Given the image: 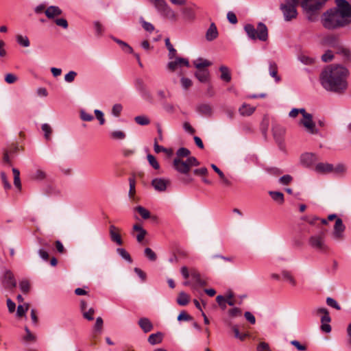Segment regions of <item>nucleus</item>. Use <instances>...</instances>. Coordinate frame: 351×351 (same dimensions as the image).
<instances>
[{
  "instance_id": "1",
  "label": "nucleus",
  "mask_w": 351,
  "mask_h": 351,
  "mask_svg": "<svg viewBox=\"0 0 351 351\" xmlns=\"http://www.w3.org/2000/svg\"><path fill=\"white\" fill-rule=\"evenodd\" d=\"M336 8L324 14L323 25L328 29L345 27L351 23V5L346 0H335Z\"/></svg>"
},
{
  "instance_id": "2",
  "label": "nucleus",
  "mask_w": 351,
  "mask_h": 351,
  "mask_svg": "<svg viewBox=\"0 0 351 351\" xmlns=\"http://www.w3.org/2000/svg\"><path fill=\"white\" fill-rule=\"evenodd\" d=\"M348 70L341 65H330L326 66L320 74V80L323 86L330 88H346L348 86L347 77Z\"/></svg>"
},
{
  "instance_id": "3",
  "label": "nucleus",
  "mask_w": 351,
  "mask_h": 351,
  "mask_svg": "<svg viewBox=\"0 0 351 351\" xmlns=\"http://www.w3.org/2000/svg\"><path fill=\"white\" fill-rule=\"evenodd\" d=\"M244 29L248 37L252 40L258 39L261 41L267 40L268 29L263 23H258L256 28L251 24H247L245 25Z\"/></svg>"
},
{
  "instance_id": "4",
  "label": "nucleus",
  "mask_w": 351,
  "mask_h": 351,
  "mask_svg": "<svg viewBox=\"0 0 351 351\" xmlns=\"http://www.w3.org/2000/svg\"><path fill=\"white\" fill-rule=\"evenodd\" d=\"M199 165V162L194 156L189 157L186 160L175 158L173 161L174 169L180 173L187 175L192 167Z\"/></svg>"
},
{
  "instance_id": "5",
  "label": "nucleus",
  "mask_w": 351,
  "mask_h": 351,
  "mask_svg": "<svg viewBox=\"0 0 351 351\" xmlns=\"http://www.w3.org/2000/svg\"><path fill=\"white\" fill-rule=\"evenodd\" d=\"M296 5L291 2H289V0H285V3L280 5V10H281L284 20L286 22L291 21L295 19L298 16V11Z\"/></svg>"
},
{
  "instance_id": "6",
  "label": "nucleus",
  "mask_w": 351,
  "mask_h": 351,
  "mask_svg": "<svg viewBox=\"0 0 351 351\" xmlns=\"http://www.w3.org/2000/svg\"><path fill=\"white\" fill-rule=\"evenodd\" d=\"M156 9L164 15L166 18L171 21L177 20V15L175 12L168 5L165 0H152Z\"/></svg>"
},
{
  "instance_id": "7",
  "label": "nucleus",
  "mask_w": 351,
  "mask_h": 351,
  "mask_svg": "<svg viewBox=\"0 0 351 351\" xmlns=\"http://www.w3.org/2000/svg\"><path fill=\"white\" fill-rule=\"evenodd\" d=\"M326 234L322 231L318 234L312 235L309 237L308 243L313 249L324 252L328 249L327 245L326 244Z\"/></svg>"
},
{
  "instance_id": "8",
  "label": "nucleus",
  "mask_w": 351,
  "mask_h": 351,
  "mask_svg": "<svg viewBox=\"0 0 351 351\" xmlns=\"http://www.w3.org/2000/svg\"><path fill=\"white\" fill-rule=\"evenodd\" d=\"M324 5V2L319 0H309L303 5L302 9L308 14V19L314 21L313 14Z\"/></svg>"
},
{
  "instance_id": "9",
  "label": "nucleus",
  "mask_w": 351,
  "mask_h": 351,
  "mask_svg": "<svg viewBox=\"0 0 351 351\" xmlns=\"http://www.w3.org/2000/svg\"><path fill=\"white\" fill-rule=\"evenodd\" d=\"M272 132L274 138L279 149L282 152H286V145L284 142L285 129L282 126L276 124L273 126Z\"/></svg>"
},
{
  "instance_id": "10",
  "label": "nucleus",
  "mask_w": 351,
  "mask_h": 351,
  "mask_svg": "<svg viewBox=\"0 0 351 351\" xmlns=\"http://www.w3.org/2000/svg\"><path fill=\"white\" fill-rule=\"evenodd\" d=\"M300 123L305 128L306 132L311 134H317L315 124L313 121L312 114H306L305 118L300 121Z\"/></svg>"
},
{
  "instance_id": "11",
  "label": "nucleus",
  "mask_w": 351,
  "mask_h": 351,
  "mask_svg": "<svg viewBox=\"0 0 351 351\" xmlns=\"http://www.w3.org/2000/svg\"><path fill=\"white\" fill-rule=\"evenodd\" d=\"M169 183V180L163 178H155L152 181V186L159 192L165 191Z\"/></svg>"
},
{
  "instance_id": "12",
  "label": "nucleus",
  "mask_w": 351,
  "mask_h": 351,
  "mask_svg": "<svg viewBox=\"0 0 351 351\" xmlns=\"http://www.w3.org/2000/svg\"><path fill=\"white\" fill-rule=\"evenodd\" d=\"M344 230L345 226L343 223V221L341 219L337 218L334 226L333 237L337 240L342 239Z\"/></svg>"
},
{
  "instance_id": "13",
  "label": "nucleus",
  "mask_w": 351,
  "mask_h": 351,
  "mask_svg": "<svg viewBox=\"0 0 351 351\" xmlns=\"http://www.w3.org/2000/svg\"><path fill=\"white\" fill-rule=\"evenodd\" d=\"M3 282L8 289H13L16 286L14 274L10 270L5 272Z\"/></svg>"
},
{
  "instance_id": "14",
  "label": "nucleus",
  "mask_w": 351,
  "mask_h": 351,
  "mask_svg": "<svg viewBox=\"0 0 351 351\" xmlns=\"http://www.w3.org/2000/svg\"><path fill=\"white\" fill-rule=\"evenodd\" d=\"M316 160L317 157L313 153H304L300 157L302 164L306 167H311Z\"/></svg>"
},
{
  "instance_id": "15",
  "label": "nucleus",
  "mask_w": 351,
  "mask_h": 351,
  "mask_svg": "<svg viewBox=\"0 0 351 351\" xmlns=\"http://www.w3.org/2000/svg\"><path fill=\"white\" fill-rule=\"evenodd\" d=\"M195 76L200 82L206 83L209 80L210 73L207 69H197Z\"/></svg>"
},
{
  "instance_id": "16",
  "label": "nucleus",
  "mask_w": 351,
  "mask_h": 351,
  "mask_svg": "<svg viewBox=\"0 0 351 351\" xmlns=\"http://www.w3.org/2000/svg\"><path fill=\"white\" fill-rule=\"evenodd\" d=\"M334 170L333 165L329 163H317L315 167V171L319 173H328Z\"/></svg>"
},
{
  "instance_id": "17",
  "label": "nucleus",
  "mask_w": 351,
  "mask_h": 351,
  "mask_svg": "<svg viewBox=\"0 0 351 351\" xmlns=\"http://www.w3.org/2000/svg\"><path fill=\"white\" fill-rule=\"evenodd\" d=\"M109 232L111 240L119 245H122L123 241L119 233V229L114 225H111Z\"/></svg>"
},
{
  "instance_id": "18",
  "label": "nucleus",
  "mask_w": 351,
  "mask_h": 351,
  "mask_svg": "<svg viewBox=\"0 0 351 351\" xmlns=\"http://www.w3.org/2000/svg\"><path fill=\"white\" fill-rule=\"evenodd\" d=\"M45 13L48 19H53L56 16L61 15L62 11L58 6L51 5L46 9Z\"/></svg>"
},
{
  "instance_id": "19",
  "label": "nucleus",
  "mask_w": 351,
  "mask_h": 351,
  "mask_svg": "<svg viewBox=\"0 0 351 351\" xmlns=\"http://www.w3.org/2000/svg\"><path fill=\"white\" fill-rule=\"evenodd\" d=\"M140 328L143 330V331L145 333L150 332L152 330L154 326L150 320L147 317H142L138 320V322Z\"/></svg>"
},
{
  "instance_id": "20",
  "label": "nucleus",
  "mask_w": 351,
  "mask_h": 351,
  "mask_svg": "<svg viewBox=\"0 0 351 351\" xmlns=\"http://www.w3.org/2000/svg\"><path fill=\"white\" fill-rule=\"evenodd\" d=\"M219 70L220 72L219 78L222 81L226 82H229L231 81V79H232L231 72H230V69L228 66H226L225 65H221L219 67Z\"/></svg>"
},
{
  "instance_id": "21",
  "label": "nucleus",
  "mask_w": 351,
  "mask_h": 351,
  "mask_svg": "<svg viewBox=\"0 0 351 351\" xmlns=\"http://www.w3.org/2000/svg\"><path fill=\"white\" fill-rule=\"evenodd\" d=\"M132 230L138 232V234L136 235V238L138 243H141L147 234V232L138 223L133 226Z\"/></svg>"
},
{
  "instance_id": "22",
  "label": "nucleus",
  "mask_w": 351,
  "mask_h": 351,
  "mask_svg": "<svg viewBox=\"0 0 351 351\" xmlns=\"http://www.w3.org/2000/svg\"><path fill=\"white\" fill-rule=\"evenodd\" d=\"M218 36V31L215 23H212L206 33V38L208 41H212Z\"/></svg>"
},
{
  "instance_id": "23",
  "label": "nucleus",
  "mask_w": 351,
  "mask_h": 351,
  "mask_svg": "<svg viewBox=\"0 0 351 351\" xmlns=\"http://www.w3.org/2000/svg\"><path fill=\"white\" fill-rule=\"evenodd\" d=\"M173 62H175V67L176 71L183 66H186L187 68L190 66L189 60L185 58L177 57L176 56L173 58Z\"/></svg>"
},
{
  "instance_id": "24",
  "label": "nucleus",
  "mask_w": 351,
  "mask_h": 351,
  "mask_svg": "<svg viewBox=\"0 0 351 351\" xmlns=\"http://www.w3.org/2000/svg\"><path fill=\"white\" fill-rule=\"evenodd\" d=\"M193 64L196 67L197 69H206V67L210 66L212 64L211 62L199 58L193 61Z\"/></svg>"
},
{
  "instance_id": "25",
  "label": "nucleus",
  "mask_w": 351,
  "mask_h": 351,
  "mask_svg": "<svg viewBox=\"0 0 351 351\" xmlns=\"http://www.w3.org/2000/svg\"><path fill=\"white\" fill-rule=\"evenodd\" d=\"M163 335L160 332H158L156 333L152 334L148 337V342L151 345H156L160 343L162 340Z\"/></svg>"
},
{
  "instance_id": "26",
  "label": "nucleus",
  "mask_w": 351,
  "mask_h": 351,
  "mask_svg": "<svg viewBox=\"0 0 351 351\" xmlns=\"http://www.w3.org/2000/svg\"><path fill=\"white\" fill-rule=\"evenodd\" d=\"M298 59L305 65H312L315 62V59L314 58L308 56L304 53H300L298 55Z\"/></svg>"
},
{
  "instance_id": "27",
  "label": "nucleus",
  "mask_w": 351,
  "mask_h": 351,
  "mask_svg": "<svg viewBox=\"0 0 351 351\" xmlns=\"http://www.w3.org/2000/svg\"><path fill=\"white\" fill-rule=\"evenodd\" d=\"M269 195L271 197L272 199L277 202L279 204H282L284 203V195L282 193L279 191H269Z\"/></svg>"
},
{
  "instance_id": "28",
  "label": "nucleus",
  "mask_w": 351,
  "mask_h": 351,
  "mask_svg": "<svg viewBox=\"0 0 351 351\" xmlns=\"http://www.w3.org/2000/svg\"><path fill=\"white\" fill-rule=\"evenodd\" d=\"M166 47L169 51L168 58L169 60L173 59L177 54L176 49L173 47L170 42V39L169 38H165V40Z\"/></svg>"
},
{
  "instance_id": "29",
  "label": "nucleus",
  "mask_w": 351,
  "mask_h": 351,
  "mask_svg": "<svg viewBox=\"0 0 351 351\" xmlns=\"http://www.w3.org/2000/svg\"><path fill=\"white\" fill-rule=\"evenodd\" d=\"M114 41H115L119 46L121 47V49L128 53H133V49L125 42L119 40L116 38H112Z\"/></svg>"
},
{
  "instance_id": "30",
  "label": "nucleus",
  "mask_w": 351,
  "mask_h": 351,
  "mask_svg": "<svg viewBox=\"0 0 351 351\" xmlns=\"http://www.w3.org/2000/svg\"><path fill=\"white\" fill-rule=\"evenodd\" d=\"M189 295L182 291L178 294L176 302L180 306H186L189 302Z\"/></svg>"
},
{
  "instance_id": "31",
  "label": "nucleus",
  "mask_w": 351,
  "mask_h": 351,
  "mask_svg": "<svg viewBox=\"0 0 351 351\" xmlns=\"http://www.w3.org/2000/svg\"><path fill=\"white\" fill-rule=\"evenodd\" d=\"M254 110H255V108L252 107L247 104H243L239 109V113L242 116H250L254 112Z\"/></svg>"
},
{
  "instance_id": "32",
  "label": "nucleus",
  "mask_w": 351,
  "mask_h": 351,
  "mask_svg": "<svg viewBox=\"0 0 351 351\" xmlns=\"http://www.w3.org/2000/svg\"><path fill=\"white\" fill-rule=\"evenodd\" d=\"M16 40L19 45L23 47H28L30 45V42L27 36L18 34L16 36Z\"/></svg>"
},
{
  "instance_id": "33",
  "label": "nucleus",
  "mask_w": 351,
  "mask_h": 351,
  "mask_svg": "<svg viewBox=\"0 0 351 351\" xmlns=\"http://www.w3.org/2000/svg\"><path fill=\"white\" fill-rule=\"evenodd\" d=\"M184 18L187 20H193L195 18V14L191 8H184L181 10Z\"/></svg>"
},
{
  "instance_id": "34",
  "label": "nucleus",
  "mask_w": 351,
  "mask_h": 351,
  "mask_svg": "<svg viewBox=\"0 0 351 351\" xmlns=\"http://www.w3.org/2000/svg\"><path fill=\"white\" fill-rule=\"evenodd\" d=\"M134 210L140 214L143 219H147L151 216L150 212L141 206H136Z\"/></svg>"
},
{
  "instance_id": "35",
  "label": "nucleus",
  "mask_w": 351,
  "mask_h": 351,
  "mask_svg": "<svg viewBox=\"0 0 351 351\" xmlns=\"http://www.w3.org/2000/svg\"><path fill=\"white\" fill-rule=\"evenodd\" d=\"M269 70L270 75L274 77L276 81H279L280 77L277 75V65L275 62H269Z\"/></svg>"
},
{
  "instance_id": "36",
  "label": "nucleus",
  "mask_w": 351,
  "mask_h": 351,
  "mask_svg": "<svg viewBox=\"0 0 351 351\" xmlns=\"http://www.w3.org/2000/svg\"><path fill=\"white\" fill-rule=\"evenodd\" d=\"M154 149L156 153H160V152H163L168 154L169 155L172 154L171 150L167 149V148H165L162 146L158 145L157 138L154 140Z\"/></svg>"
},
{
  "instance_id": "37",
  "label": "nucleus",
  "mask_w": 351,
  "mask_h": 351,
  "mask_svg": "<svg viewBox=\"0 0 351 351\" xmlns=\"http://www.w3.org/2000/svg\"><path fill=\"white\" fill-rule=\"evenodd\" d=\"M134 121L140 125H147L150 123L149 118L145 115L136 116L134 118Z\"/></svg>"
},
{
  "instance_id": "38",
  "label": "nucleus",
  "mask_w": 351,
  "mask_h": 351,
  "mask_svg": "<svg viewBox=\"0 0 351 351\" xmlns=\"http://www.w3.org/2000/svg\"><path fill=\"white\" fill-rule=\"evenodd\" d=\"M117 253L126 261L128 263H132V259L130 255V254L123 248H117Z\"/></svg>"
},
{
  "instance_id": "39",
  "label": "nucleus",
  "mask_w": 351,
  "mask_h": 351,
  "mask_svg": "<svg viewBox=\"0 0 351 351\" xmlns=\"http://www.w3.org/2000/svg\"><path fill=\"white\" fill-rule=\"evenodd\" d=\"M191 152L189 149L185 147H180L176 152L177 156L176 158H183V157H190Z\"/></svg>"
},
{
  "instance_id": "40",
  "label": "nucleus",
  "mask_w": 351,
  "mask_h": 351,
  "mask_svg": "<svg viewBox=\"0 0 351 351\" xmlns=\"http://www.w3.org/2000/svg\"><path fill=\"white\" fill-rule=\"evenodd\" d=\"M129 184H130V190H129V197L130 199L134 198V194H135V179L134 178H129Z\"/></svg>"
},
{
  "instance_id": "41",
  "label": "nucleus",
  "mask_w": 351,
  "mask_h": 351,
  "mask_svg": "<svg viewBox=\"0 0 351 351\" xmlns=\"http://www.w3.org/2000/svg\"><path fill=\"white\" fill-rule=\"evenodd\" d=\"M144 254L151 261H155L157 259L156 253L149 247L145 249Z\"/></svg>"
},
{
  "instance_id": "42",
  "label": "nucleus",
  "mask_w": 351,
  "mask_h": 351,
  "mask_svg": "<svg viewBox=\"0 0 351 351\" xmlns=\"http://www.w3.org/2000/svg\"><path fill=\"white\" fill-rule=\"evenodd\" d=\"M282 277L285 280L288 281L291 285L295 286L296 285V281L293 276L291 274L290 272L287 271H283L282 272Z\"/></svg>"
},
{
  "instance_id": "43",
  "label": "nucleus",
  "mask_w": 351,
  "mask_h": 351,
  "mask_svg": "<svg viewBox=\"0 0 351 351\" xmlns=\"http://www.w3.org/2000/svg\"><path fill=\"white\" fill-rule=\"evenodd\" d=\"M110 136L114 140H123L126 134L121 130H116L110 133Z\"/></svg>"
},
{
  "instance_id": "44",
  "label": "nucleus",
  "mask_w": 351,
  "mask_h": 351,
  "mask_svg": "<svg viewBox=\"0 0 351 351\" xmlns=\"http://www.w3.org/2000/svg\"><path fill=\"white\" fill-rule=\"evenodd\" d=\"M334 59V54L331 50H327L321 57L324 62H331Z\"/></svg>"
},
{
  "instance_id": "45",
  "label": "nucleus",
  "mask_w": 351,
  "mask_h": 351,
  "mask_svg": "<svg viewBox=\"0 0 351 351\" xmlns=\"http://www.w3.org/2000/svg\"><path fill=\"white\" fill-rule=\"evenodd\" d=\"M140 22L145 31L152 32L154 30V25L152 23L145 21L143 17L140 19Z\"/></svg>"
},
{
  "instance_id": "46",
  "label": "nucleus",
  "mask_w": 351,
  "mask_h": 351,
  "mask_svg": "<svg viewBox=\"0 0 351 351\" xmlns=\"http://www.w3.org/2000/svg\"><path fill=\"white\" fill-rule=\"evenodd\" d=\"M147 158V160H148L149 165L154 169H158L160 168V165H159L158 161L156 160V158L153 155L148 154Z\"/></svg>"
},
{
  "instance_id": "47",
  "label": "nucleus",
  "mask_w": 351,
  "mask_h": 351,
  "mask_svg": "<svg viewBox=\"0 0 351 351\" xmlns=\"http://www.w3.org/2000/svg\"><path fill=\"white\" fill-rule=\"evenodd\" d=\"M103 324H104V322H103L102 318L101 317H98L96 319V322H95V324L94 326L95 332L100 333L102 330Z\"/></svg>"
},
{
  "instance_id": "48",
  "label": "nucleus",
  "mask_w": 351,
  "mask_h": 351,
  "mask_svg": "<svg viewBox=\"0 0 351 351\" xmlns=\"http://www.w3.org/2000/svg\"><path fill=\"white\" fill-rule=\"evenodd\" d=\"M42 130L45 132V137L46 139L49 140L50 138V135L51 134L52 130L50 125L47 123H44L42 125Z\"/></svg>"
},
{
  "instance_id": "49",
  "label": "nucleus",
  "mask_w": 351,
  "mask_h": 351,
  "mask_svg": "<svg viewBox=\"0 0 351 351\" xmlns=\"http://www.w3.org/2000/svg\"><path fill=\"white\" fill-rule=\"evenodd\" d=\"M80 118L84 121H91L94 119L92 114L86 112L84 110H80Z\"/></svg>"
},
{
  "instance_id": "50",
  "label": "nucleus",
  "mask_w": 351,
  "mask_h": 351,
  "mask_svg": "<svg viewBox=\"0 0 351 351\" xmlns=\"http://www.w3.org/2000/svg\"><path fill=\"white\" fill-rule=\"evenodd\" d=\"M45 177V173L41 169H37L32 176V178L37 180H44Z\"/></svg>"
},
{
  "instance_id": "51",
  "label": "nucleus",
  "mask_w": 351,
  "mask_h": 351,
  "mask_svg": "<svg viewBox=\"0 0 351 351\" xmlns=\"http://www.w3.org/2000/svg\"><path fill=\"white\" fill-rule=\"evenodd\" d=\"M326 304L328 306H331V307H332V308H335L337 310H340L341 309V306L337 303V302L335 299H333L332 298L328 297V298H326Z\"/></svg>"
},
{
  "instance_id": "52",
  "label": "nucleus",
  "mask_w": 351,
  "mask_h": 351,
  "mask_svg": "<svg viewBox=\"0 0 351 351\" xmlns=\"http://www.w3.org/2000/svg\"><path fill=\"white\" fill-rule=\"evenodd\" d=\"M95 313V310L93 308H90L88 311H85L83 314L84 318L88 321L93 320V315Z\"/></svg>"
},
{
  "instance_id": "53",
  "label": "nucleus",
  "mask_w": 351,
  "mask_h": 351,
  "mask_svg": "<svg viewBox=\"0 0 351 351\" xmlns=\"http://www.w3.org/2000/svg\"><path fill=\"white\" fill-rule=\"evenodd\" d=\"M232 330L234 333V337L237 339H239L241 341H243L247 337L249 336L247 333L241 334L237 326H234L232 328Z\"/></svg>"
},
{
  "instance_id": "54",
  "label": "nucleus",
  "mask_w": 351,
  "mask_h": 351,
  "mask_svg": "<svg viewBox=\"0 0 351 351\" xmlns=\"http://www.w3.org/2000/svg\"><path fill=\"white\" fill-rule=\"evenodd\" d=\"M19 287L21 290L25 293L29 291L30 285L29 282L26 280H22L19 284Z\"/></svg>"
},
{
  "instance_id": "55",
  "label": "nucleus",
  "mask_w": 351,
  "mask_h": 351,
  "mask_svg": "<svg viewBox=\"0 0 351 351\" xmlns=\"http://www.w3.org/2000/svg\"><path fill=\"white\" fill-rule=\"evenodd\" d=\"M216 301L223 310L226 308V300L223 295H217L216 298Z\"/></svg>"
},
{
  "instance_id": "56",
  "label": "nucleus",
  "mask_w": 351,
  "mask_h": 351,
  "mask_svg": "<svg viewBox=\"0 0 351 351\" xmlns=\"http://www.w3.org/2000/svg\"><path fill=\"white\" fill-rule=\"evenodd\" d=\"M193 317L188 315L185 311H182L178 316V321H191Z\"/></svg>"
},
{
  "instance_id": "57",
  "label": "nucleus",
  "mask_w": 351,
  "mask_h": 351,
  "mask_svg": "<svg viewBox=\"0 0 351 351\" xmlns=\"http://www.w3.org/2000/svg\"><path fill=\"white\" fill-rule=\"evenodd\" d=\"M94 113L96 118L98 119L100 125H104L105 123V119L104 113L99 110H95Z\"/></svg>"
},
{
  "instance_id": "58",
  "label": "nucleus",
  "mask_w": 351,
  "mask_h": 351,
  "mask_svg": "<svg viewBox=\"0 0 351 351\" xmlns=\"http://www.w3.org/2000/svg\"><path fill=\"white\" fill-rule=\"evenodd\" d=\"M122 111V106L117 104L112 106V114L115 117H119Z\"/></svg>"
},
{
  "instance_id": "59",
  "label": "nucleus",
  "mask_w": 351,
  "mask_h": 351,
  "mask_svg": "<svg viewBox=\"0 0 351 351\" xmlns=\"http://www.w3.org/2000/svg\"><path fill=\"white\" fill-rule=\"evenodd\" d=\"M26 335L24 337V340L27 341H36V337L31 333L30 330L27 327L25 328Z\"/></svg>"
},
{
  "instance_id": "60",
  "label": "nucleus",
  "mask_w": 351,
  "mask_h": 351,
  "mask_svg": "<svg viewBox=\"0 0 351 351\" xmlns=\"http://www.w3.org/2000/svg\"><path fill=\"white\" fill-rule=\"evenodd\" d=\"M293 180L290 175H285L279 178V182L282 184L286 185L289 184Z\"/></svg>"
},
{
  "instance_id": "61",
  "label": "nucleus",
  "mask_w": 351,
  "mask_h": 351,
  "mask_svg": "<svg viewBox=\"0 0 351 351\" xmlns=\"http://www.w3.org/2000/svg\"><path fill=\"white\" fill-rule=\"evenodd\" d=\"M0 176H1V181L3 184L4 188L5 189H10L11 188V184L8 182L5 173L4 172H1Z\"/></svg>"
},
{
  "instance_id": "62",
  "label": "nucleus",
  "mask_w": 351,
  "mask_h": 351,
  "mask_svg": "<svg viewBox=\"0 0 351 351\" xmlns=\"http://www.w3.org/2000/svg\"><path fill=\"white\" fill-rule=\"evenodd\" d=\"M55 23L57 25L60 26V27H62V28L64 29H67L68 28V22L66 19H57L55 20Z\"/></svg>"
},
{
  "instance_id": "63",
  "label": "nucleus",
  "mask_w": 351,
  "mask_h": 351,
  "mask_svg": "<svg viewBox=\"0 0 351 351\" xmlns=\"http://www.w3.org/2000/svg\"><path fill=\"white\" fill-rule=\"evenodd\" d=\"M257 351H271L269 346L266 342H261L257 346Z\"/></svg>"
},
{
  "instance_id": "64",
  "label": "nucleus",
  "mask_w": 351,
  "mask_h": 351,
  "mask_svg": "<svg viewBox=\"0 0 351 351\" xmlns=\"http://www.w3.org/2000/svg\"><path fill=\"white\" fill-rule=\"evenodd\" d=\"M347 346L351 350V323L348 324L347 327Z\"/></svg>"
}]
</instances>
